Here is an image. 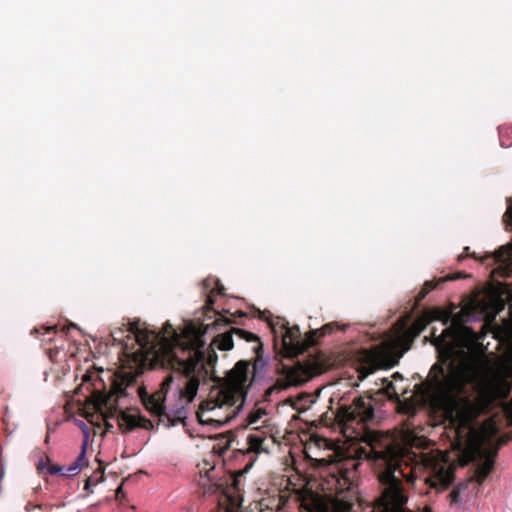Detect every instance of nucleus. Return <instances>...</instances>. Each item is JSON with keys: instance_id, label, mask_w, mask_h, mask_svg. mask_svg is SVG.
Wrapping results in <instances>:
<instances>
[{"instance_id": "f704fd0d", "label": "nucleus", "mask_w": 512, "mask_h": 512, "mask_svg": "<svg viewBox=\"0 0 512 512\" xmlns=\"http://www.w3.org/2000/svg\"><path fill=\"white\" fill-rule=\"evenodd\" d=\"M111 337L113 338V340L115 341L117 338H116V332L115 331H112L111 332Z\"/></svg>"}, {"instance_id": "9b49d317", "label": "nucleus", "mask_w": 512, "mask_h": 512, "mask_svg": "<svg viewBox=\"0 0 512 512\" xmlns=\"http://www.w3.org/2000/svg\"><path fill=\"white\" fill-rule=\"evenodd\" d=\"M335 418L343 427L367 424L374 419V408L370 400L359 396L351 404L338 407Z\"/></svg>"}, {"instance_id": "bb28decb", "label": "nucleus", "mask_w": 512, "mask_h": 512, "mask_svg": "<svg viewBox=\"0 0 512 512\" xmlns=\"http://www.w3.org/2000/svg\"><path fill=\"white\" fill-rule=\"evenodd\" d=\"M314 505H315V508L319 511V512H328L329 511V507L322 503L320 501V499H315L314 500Z\"/></svg>"}, {"instance_id": "393cba45", "label": "nucleus", "mask_w": 512, "mask_h": 512, "mask_svg": "<svg viewBox=\"0 0 512 512\" xmlns=\"http://www.w3.org/2000/svg\"><path fill=\"white\" fill-rule=\"evenodd\" d=\"M215 303V290H211V292L208 294L207 296V300H206V303H205V308L207 310H210V311H213V305Z\"/></svg>"}, {"instance_id": "473e14b6", "label": "nucleus", "mask_w": 512, "mask_h": 512, "mask_svg": "<svg viewBox=\"0 0 512 512\" xmlns=\"http://www.w3.org/2000/svg\"><path fill=\"white\" fill-rule=\"evenodd\" d=\"M223 290H224V287H223V286H221V285L219 284V282H217V293H218V294H223Z\"/></svg>"}, {"instance_id": "4468645a", "label": "nucleus", "mask_w": 512, "mask_h": 512, "mask_svg": "<svg viewBox=\"0 0 512 512\" xmlns=\"http://www.w3.org/2000/svg\"><path fill=\"white\" fill-rule=\"evenodd\" d=\"M86 463V442L82 445L81 453L78 455V457L75 459V461L69 465L68 467L64 468L62 466L51 464L47 466V471L51 475L61 474L62 476H74L77 475L82 467ZM44 468H46V464L43 460H41L37 465L38 473H43Z\"/></svg>"}, {"instance_id": "c85d7f7f", "label": "nucleus", "mask_w": 512, "mask_h": 512, "mask_svg": "<svg viewBox=\"0 0 512 512\" xmlns=\"http://www.w3.org/2000/svg\"><path fill=\"white\" fill-rule=\"evenodd\" d=\"M236 507L237 506H232L231 504H229V506H227V507H220L218 512H236L235 511Z\"/></svg>"}, {"instance_id": "412c9836", "label": "nucleus", "mask_w": 512, "mask_h": 512, "mask_svg": "<svg viewBox=\"0 0 512 512\" xmlns=\"http://www.w3.org/2000/svg\"><path fill=\"white\" fill-rule=\"evenodd\" d=\"M267 412L264 408H256L251 411L247 417V421L249 425L257 424L259 420L266 415Z\"/></svg>"}, {"instance_id": "7c9ffc66", "label": "nucleus", "mask_w": 512, "mask_h": 512, "mask_svg": "<svg viewBox=\"0 0 512 512\" xmlns=\"http://www.w3.org/2000/svg\"><path fill=\"white\" fill-rule=\"evenodd\" d=\"M70 328H76V325H75L74 323H70L68 326H64V327L62 328V331H63L64 333H67V331H68Z\"/></svg>"}, {"instance_id": "39448f33", "label": "nucleus", "mask_w": 512, "mask_h": 512, "mask_svg": "<svg viewBox=\"0 0 512 512\" xmlns=\"http://www.w3.org/2000/svg\"><path fill=\"white\" fill-rule=\"evenodd\" d=\"M91 403L97 412H100L105 419L113 418L116 414V419L119 429L122 433H129L136 428L145 430L154 429V424L151 420L141 415H133L124 411H118V400L115 396V385L110 392L96 391L91 396Z\"/></svg>"}, {"instance_id": "f257e3e1", "label": "nucleus", "mask_w": 512, "mask_h": 512, "mask_svg": "<svg viewBox=\"0 0 512 512\" xmlns=\"http://www.w3.org/2000/svg\"><path fill=\"white\" fill-rule=\"evenodd\" d=\"M463 313L451 318V324L439 336L433 333L432 344L440 356L449 360L446 366L434 364L427 379V393L431 407L455 427L459 444L465 443L469 461H480L467 482L457 484L450 492L451 503H458L460 493L469 482L482 484L494 468L497 449L511 437H501L495 450L484 446L496 437L505 425L512 424V400L499 413L486 419L478 428L477 418L488 413L496 401L506 399L512 389V364H501L481 382L475 383V374L454 357L477 340L472 328L463 323Z\"/></svg>"}, {"instance_id": "f8f14e48", "label": "nucleus", "mask_w": 512, "mask_h": 512, "mask_svg": "<svg viewBox=\"0 0 512 512\" xmlns=\"http://www.w3.org/2000/svg\"><path fill=\"white\" fill-rule=\"evenodd\" d=\"M253 465V462H249L243 469H240L228 476L224 483L211 484L208 491L215 492L221 490L226 497V501L232 506H238L240 504V491L242 490L241 477L247 473Z\"/></svg>"}, {"instance_id": "7ed1b4c3", "label": "nucleus", "mask_w": 512, "mask_h": 512, "mask_svg": "<svg viewBox=\"0 0 512 512\" xmlns=\"http://www.w3.org/2000/svg\"><path fill=\"white\" fill-rule=\"evenodd\" d=\"M128 331L132 333L139 345L146 348L151 345L158 348L155 360L166 369L178 372L177 380L183 376L190 379L184 388L178 383V391L187 402H192L197 395L201 381L208 379V371L204 364L203 341L200 336L181 341L173 326L166 322L161 332L149 331L141 327L140 321L129 323Z\"/></svg>"}, {"instance_id": "a211bd4d", "label": "nucleus", "mask_w": 512, "mask_h": 512, "mask_svg": "<svg viewBox=\"0 0 512 512\" xmlns=\"http://www.w3.org/2000/svg\"><path fill=\"white\" fill-rule=\"evenodd\" d=\"M266 437L261 434H250L247 437L248 448L247 451L259 454L261 452H268V448L264 446Z\"/></svg>"}, {"instance_id": "aec40b11", "label": "nucleus", "mask_w": 512, "mask_h": 512, "mask_svg": "<svg viewBox=\"0 0 512 512\" xmlns=\"http://www.w3.org/2000/svg\"><path fill=\"white\" fill-rule=\"evenodd\" d=\"M382 381H383V384H384L383 390H384V393L386 394V396L390 400H399V396H398V394L396 392V389H395V386H394L393 382L389 381L386 378H384Z\"/></svg>"}, {"instance_id": "a19ab883", "label": "nucleus", "mask_w": 512, "mask_h": 512, "mask_svg": "<svg viewBox=\"0 0 512 512\" xmlns=\"http://www.w3.org/2000/svg\"><path fill=\"white\" fill-rule=\"evenodd\" d=\"M463 258H464V256H463V255H460V256H459V258H458V260H459V261H461Z\"/></svg>"}, {"instance_id": "c756f323", "label": "nucleus", "mask_w": 512, "mask_h": 512, "mask_svg": "<svg viewBox=\"0 0 512 512\" xmlns=\"http://www.w3.org/2000/svg\"><path fill=\"white\" fill-rule=\"evenodd\" d=\"M115 495H116V498H117V499H120V498H121V496H123V489H122V486H119V487L116 489Z\"/></svg>"}, {"instance_id": "1a4fd4ad", "label": "nucleus", "mask_w": 512, "mask_h": 512, "mask_svg": "<svg viewBox=\"0 0 512 512\" xmlns=\"http://www.w3.org/2000/svg\"><path fill=\"white\" fill-rule=\"evenodd\" d=\"M317 466L324 469V477H330L328 480L331 483L329 489L342 491L350 489L358 477V469L361 463L355 458H345L336 462H327L326 459L316 460Z\"/></svg>"}, {"instance_id": "9d476101", "label": "nucleus", "mask_w": 512, "mask_h": 512, "mask_svg": "<svg viewBox=\"0 0 512 512\" xmlns=\"http://www.w3.org/2000/svg\"><path fill=\"white\" fill-rule=\"evenodd\" d=\"M314 367L310 364L297 362L293 366L283 365L279 370V377L263 394V401H270L274 392H280L291 386H301L309 381L314 375Z\"/></svg>"}, {"instance_id": "cd10ccee", "label": "nucleus", "mask_w": 512, "mask_h": 512, "mask_svg": "<svg viewBox=\"0 0 512 512\" xmlns=\"http://www.w3.org/2000/svg\"><path fill=\"white\" fill-rule=\"evenodd\" d=\"M504 216L507 218L508 225H510L512 227V205H510L507 208Z\"/></svg>"}, {"instance_id": "2f4dec72", "label": "nucleus", "mask_w": 512, "mask_h": 512, "mask_svg": "<svg viewBox=\"0 0 512 512\" xmlns=\"http://www.w3.org/2000/svg\"><path fill=\"white\" fill-rule=\"evenodd\" d=\"M247 314L243 311H236L233 316H238V317H245Z\"/></svg>"}, {"instance_id": "2eb2a0df", "label": "nucleus", "mask_w": 512, "mask_h": 512, "mask_svg": "<svg viewBox=\"0 0 512 512\" xmlns=\"http://www.w3.org/2000/svg\"><path fill=\"white\" fill-rule=\"evenodd\" d=\"M427 324L428 320L425 317H421L416 319L409 328L405 329L403 327L397 337L399 345L405 351L409 350L414 339L422 333Z\"/></svg>"}, {"instance_id": "4be33fe9", "label": "nucleus", "mask_w": 512, "mask_h": 512, "mask_svg": "<svg viewBox=\"0 0 512 512\" xmlns=\"http://www.w3.org/2000/svg\"><path fill=\"white\" fill-rule=\"evenodd\" d=\"M57 333V326H41V327H35L32 331V335H55Z\"/></svg>"}, {"instance_id": "c9c22d12", "label": "nucleus", "mask_w": 512, "mask_h": 512, "mask_svg": "<svg viewBox=\"0 0 512 512\" xmlns=\"http://www.w3.org/2000/svg\"><path fill=\"white\" fill-rule=\"evenodd\" d=\"M423 512H432V509L430 507H425Z\"/></svg>"}, {"instance_id": "a878e982", "label": "nucleus", "mask_w": 512, "mask_h": 512, "mask_svg": "<svg viewBox=\"0 0 512 512\" xmlns=\"http://www.w3.org/2000/svg\"><path fill=\"white\" fill-rule=\"evenodd\" d=\"M232 321L231 319L227 318L226 316L224 315H220L214 322L215 326L219 327V326H226V325H229L231 324Z\"/></svg>"}, {"instance_id": "0eeeda50", "label": "nucleus", "mask_w": 512, "mask_h": 512, "mask_svg": "<svg viewBox=\"0 0 512 512\" xmlns=\"http://www.w3.org/2000/svg\"><path fill=\"white\" fill-rule=\"evenodd\" d=\"M233 335H236L239 339H242L246 342H257V345L253 348L254 352L256 353L257 357L255 358L252 366H253V375L255 377V374L259 368V366L263 367V363L260 359V351L263 349V345L260 341V338L255 335L252 332L232 327L230 330L220 333L217 336L214 337L211 345L208 348V356L206 357V352L204 350V347L202 348L204 352V364L208 371V376L210 375V369L214 367L216 361H217V355L214 351V347L218 348L222 351H229L233 348Z\"/></svg>"}, {"instance_id": "ea45409f", "label": "nucleus", "mask_w": 512, "mask_h": 512, "mask_svg": "<svg viewBox=\"0 0 512 512\" xmlns=\"http://www.w3.org/2000/svg\"><path fill=\"white\" fill-rule=\"evenodd\" d=\"M448 321H449V316H448V317H446V319L444 320V324H447V323H448Z\"/></svg>"}, {"instance_id": "58836bf2", "label": "nucleus", "mask_w": 512, "mask_h": 512, "mask_svg": "<svg viewBox=\"0 0 512 512\" xmlns=\"http://www.w3.org/2000/svg\"><path fill=\"white\" fill-rule=\"evenodd\" d=\"M35 508H37V509H42V505H41V504H37V505L35 506Z\"/></svg>"}, {"instance_id": "6e6552de", "label": "nucleus", "mask_w": 512, "mask_h": 512, "mask_svg": "<svg viewBox=\"0 0 512 512\" xmlns=\"http://www.w3.org/2000/svg\"><path fill=\"white\" fill-rule=\"evenodd\" d=\"M338 327L336 322H330L320 329L311 330L303 337L298 326L288 327L284 325L283 348L289 356H298L316 345L319 338L332 334Z\"/></svg>"}, {"instance_id": "72a5a7b5", "label": "nucleus", "mask_w": 512, "mask_h": 512, "mask_svg": "<svg viewBox=\"0 0 512 512\" xmlns=\"http://www.w3.org/2000/svg\"><path fill=\"white\" fill-rule=\"evenodd\" d=\"M52 341H53L52 337H49L48 339H46V338L42 339V342H44V343H51Z\"/></svg>"}, {"instance_id": "f3484780", "label": "nucleus", "mask_w": 512, "mask_h": 512, "mask_svg": "<svg viewBox=\"0 0 512 512\" xmlns=\"http://www.w3.org/2000/svg\"><path fill=\"white\" fill-rule=\"evenodd\" d=\"M495 263L510 266L512 265V244L501 246L489 256Z\"/></svg>"}, {"instance_id": "4c0bfd02", "label": "nucleus", "mask_w": 512, "mask_h": 512, "mask_svg": "<svg viewBox=\"0 0 512 512\" xmlns=\"http://www.w3.org/2000/svg\"><path fill=\"white\" fill-rule=\"evenodd\" d=\"M112 425H110L108 422H106V429H111Z\"/></svg>"}, {"instance_id": "ddd939ff", "label": "nucleus", "mask_w": 512, "mask_h": 512, "mask_svg": "<svg viewBox=\"0 0 512 512\" xmlns=\"http://www.w3.org/2000/svg\"><path fill=\"white\" fill-rule=\"evenodd\" d=\"M359 373L366 377L372 374L384 363V353L379 347L372 349H361L358 353Z\"/></svg>"}, {"instance_id": "b1692460", "label": "nucleus", "mask_w": 512, "mask_h": 512, "mask_svg": "<svg viewBox=\"0 0 512 512\" xmlns=\"http://www.w3.org/2000/svg\"><path fill=\"white\" fill-rule=\"evenodd\" d=\"M100 472H101V475L99 477V479H96L95 481H93L92 477H89L86 482H85V486H84V489L89 492V493H92V489L91 487L93 485H96L98 482L100 481H103L104 480V476H103V469H100Z\"/></svg>"}, {"instance_id": "5701e85b", "label": "nucleus", "mask_w": 512, "mask_h": 512, "mask_svg": "<svg viewBox=\"0 0 512 512\" xmlns=\"http://www.w3.org/2000/svg\"><path fill=\"white\" fill-rule=\"evenodd\" d=\"M331 509V512H350V505L340 501H334Z\"/></svg>"}, {"instance_id": "423d86ee", "label": "nucleus", "mask_w": 512, "mask_h": 512, "mask_svg": "<svg viewBox=\"0 0 512 512\" xmlns=\"http://www.w3.org/2000/svg\"><path fill=\"white\" fill-rule=\"evenodd\" d=\"M175 376L173 374L168 375L161 383L159 390H157L155 393L151 395L142 396V401L145 406V408L155 416L159 417V422L163 423L166 427L175 426L178 423H181L186 418V410L184 406L178 408L175 411V414L172 416L171 414L167 413L165 411V401L166 396L171 388L172 384L175 381V389L179 395V398L181 401H184L185 404H189L190 402H187L186 398L181 397L179 391H178V383L177 376L179 375L178 372H174ZM189 377L183 376V381L180 382V387L184 388L186 386V382L189 380Z\"/></svg>"}, {"instance_id": "f03ea898", "label": "nucleus", "mask_w": 512, "mask_h": 512, "mask_svg": "<svg viewBox=\"0 0 512 512\" xmlns=\"http://www.w3.org/2000/svg\"><path fill=\"white\" fill-rule=\"evenodd\" d=\"M361 456L371 462L381 494L372 512H405L408 493L402 479L413 482L427 471L425 483L437 493L447 490L455 480L456 465L444 454L415 453L389 433L369 431Z\"/></svg>"}, {"instance_id": "20e7f679", "label": "nucleus", "mask_w": 512, "mask_h": 512, "mask_svg": "<svg viewBox=\"0 0 512 512\" xmlns=\"http://www.w3.org/2000/svg\"><path fill=\"white\" fill-rule=\"evenodd\" d=\"M249 372L250 362L240 360L219 380V385L211 389L209 398L197 411L201 424L223 427L239 414L254 381V376L249 378Z\"/></svg>"}, {"instance_id": "dca6fc26", "label": "nucleus", "mask_w": 512, "mask_h": 512, "mask_svg": "<svg viewBox=\"0 0 512 512\" xmlns=\"http://www.w3.org/2000/svg\"><path fill=\"white\" fill-rule=\"evenodd\" d=\"M466 277H469V275L464 274L463 272H456L453 274H448L445 277H440L436 280L426 281L423 284L421 291L415 297V306L416 307L419 306L420 303L425 299V297L432 290H434L439 284L444 283L446 281H453V280H458V279L466 278Z\"/></svg>"}, {"instance_id": "79ce46f5", "label": "nucleus", "mask_w": 512, "mask_h": 512, "mask_svg": "<svg viewBox=\"0 0 512 512\" xmlns=\"http://www.w3.org/2000/svg\"><path fill=\"white\" fill-rule=\"evenodd\" d=\"M470 256L473 257V258H476L475 253L471 254Z\"/></svg>"}, {"instance_id": "e433bc0d", "label": "nucleus", "mask_w": 512, "mask_h": 512, "mask_svg": "<svg viewBox=\"0 0 512 512\" xmlns=\"http://www.w3.org/2000/svg\"><path fill=\"white\" fill-rule=\"evenodd\" d=\"M89 379H90V376H89V375H87V374H86V375H84V377H83V381H88Z\"/></svg>"}, {"instance_id": "6ab92c4d", "label": "nucleus", "mask_w": 512, "mask_h": 512, "mask_svg": "<svg viewBox=\"0 0 512 512\" xmlns=\"http://www.w3.org/2000/svg\"><path fill=\"white\" fill-rule=\"evenodd\" d=\"M284 505L281 497L262 499L259 502L260 512H278Z\"/></svg>"}]
</instances>
